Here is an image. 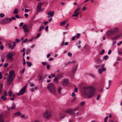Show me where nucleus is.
<instances>
[{
  "label": "nucleus",
  "mask_w": 122,
  "mask_h": 122,
  "mask_svg": "<svg viewBox=\"0 0 122 122\" xmlns=\"http://www.w3.org/2000/svg\"><path fill=\"white\" fill-rule=\"evenodd\" d=\"M15 41L18 43H19L20 41V40L19 39L17 38L15 39Z\"/></svg>",
  "instance_id": "8fccbe9b"
},
{
  "label": "nucleus",
  "mask_w": 122,
  "mask_h": 122,
  "mask_svg": "<svg viewBox=\"0 0 122 122\" xmlns=\"http://www.w3.org/2000/svg\"><path fill=\"white\" fill-rule=\"evenodd\" d=\"M73 112V111L69 110L67 111L66 112L67 113L71 114Z\"/></svg>",
  "instance_id": "bb28decb"
},
{
  "label": "nucleus",
  "mask_w": 122,
  "mask_h": 122,
  "mask_svg": "<svg viewBox=\"0 0 122 122\" xmlns=\"http://www.w3.org/2000/svg\"><path fill=\"white\" fill-rule=\"evenodd\" d=\"M30 52V50L29 49H28L26 52V54L27 55H28Z\"/></svg>",
  "instance_id": "473e14b6"
},
{
  "label": "nucleus",
  "mask_w": 122,
  "mask_h": 122,
  "mask_svg": "<svg viewBox=\"0 0 122 122\" xmlns=\"http://www.w3.org/2000/svg\"><path fill=\"white\" fill-rule=\"evenodd\" d=\"M104 64H103L101 65L97 66H96V67L97 68L101 67L102 68V69L103 71H105L106 70V69L105 67H104Z\"/></svg>",
  "instance_id": "ddd939ff"
},
{
  "label": "nucleus",
  "mask_w": 122,
  "mask_h": 122,
  "mask_svg": "<svg viewBox=\"0 0 122 122\" xmlns=\"http://www.w3.org/2000/svg\"><path fill=\"white\" fill-rule=\"evenodd\" d=\"M80 7L78 8L74 11V14L72 15V17H77L78 16L79 13V12L77 11L80 10Z\"/></svg>",
  "instance_id": "0eeeda50"
},
{
  "label": "nucleus",
  "mask_w": 122,
  "mask_h": 122,
  "mask_svg": "<svg viewBox=\"0 0 122 122\" xmlns=\"http://www.w3.org/2000/svg\"><path fill=\"white\" fill-rule=\"evenodd\" d=\"M60 78V77H56L54 79V81L57 82L58 81Z\"/></svg>",
  "instance_id": "412c9836"
},
{
  "label": "nucleus",
  "mask_w": 122,
  "mask_h": 122,
  "mask_svg": "<svg viewBox=\"0 0 122 122\" xmlns=\"http://www.w3.org/2000/svg\"><path fill=\"white\" fill-rule=\"evenodd\" d=\"M68 80L67 79H65L63 80V85L66 86L69 83Z\"/></svg>",
  "instance_id": "4468645a"
},
{
  "label": "nucleus",
  "mask_w": 122,
  "mask_h": 122,
  "mask_svg": "<svg viewBox=\"0 0 122 122\" xmlns=\"http://www.w3.org/2000/svg\"><path fill=\"white\" fill-rule=\"evenodd\" d=\"M4 48V46L2 45H1L0 47V48L1 50H2Z\"/></svg>",
  "instance_id": "338daca9"
},
{
  "label": "nucleus",
  "mask_w": 122,
  "mask_h": 122,
  "mask_svg": "<svg viewBox=\"0 0 122 122\" xmlns=\"http://www.w3.org/2000/svg\"><path fill=\"white\" fill-rule=\"evenodd\" d=\"M43 4V3H42L40 2H39L38 3V5H37V6L36 8L37 11H41L42 10H43V9H41V6Z\"/></svg>",
  "instance_id": "6e6552de"
},
{
  "label": "nucleus",
  "mask_w": 122,
  "mask_h": 122,
  "mask_svg": "<svg viewBox=\"0 0 122 122\" xmlns=\"http://www.w3.org/2000/svg\"><path fill=\"white\" fill-rule=\"evenodd\" d=\"M21 117L23 118H26L25 116L24 115H22L21 114Z\"/></svg>",
  "instance_id": "6e6d98bb"
},
{
  "label": "nucleus",
  "mask_w": 122,
  "mask_h": 122,
  "mask_svg": "<svg viewBox=\"0 0 122 122\" xmlns=\"http://www.w3.org/2000/svg\"><path fill=\"white\" fill-rule=\"evenodd\" d=\"M76 100V98L75 97H74L71 100V102H74Z\"/></svg>",
  "instance_id": "e2e57ef3"
},
{
  "label": "nucleus",
  "mask_w": 122,
  "mask_h": 122,
  "mask_svg": "<svg viewBox=\"0 0 122 122\" xmlns=\"http://www.w3.org/2000/svg\"><path fill=\"white\" fill-rule=\"evenodd\" d=\"M15 17H16V18H18L19 19H20V18L18 16V15H16L15 16Z\"/></svg>",
  "instance_id": "0e129e2a"
},
{
  "label": "nucleus",
  "mask_w": 122,
  "mask_h": 122,
  "mask_svg": "<svg viewBox=\"0 0 122 122\" xmlns=\"http://www.w3.org/2000/svg\"><path fill=\"white\" fill-rule=\"evenodd\" d=\"M31 122H40V121L38 120H36Z\"/></svg>",
  "instance_id": "bf43d9fd"
},
{
  "label": "nucleus",
  "mask_w": 122,
  "mask_h": 122,
  "mask_svg": "<svg viewBox=\"0 0 122 122\" xmlns=\"http://www.w3.org/2000/svg\"><path fill=\"white\" fill-rule=\"evenodd\" d=\"M6 57L7 59H10L11 60H13V59L12 58L13 55L12 52H9L7 54Z\"/></svg>",
  "instance_id": "9d476101"
},
{
  "label": "nucleus",
  "mask_w": 122,
  "mask_h": 122,
  "mask_svg": "<svg viewBox=\"0 0 122 122\" xmlns=\"http://www.w3.org/2000/svg\"><path fill=\"white\" fill-rule=\"evenodd\" d=\"M61 87H59L58 89V91L59 93H61Z\"/></svg>",
  "instance_id": "c9c22d12"
},
{
  "label": "nucleus",
  "mask_w": 122,
  "mask_h": 122,
  "mask_svg": "<svg viewBox=\"0 0 122 122\" xmlns=\"http://www.w3.org/2000/svg\"><path fill=\"white\" fill-rule=\"evenodd\" d=\"M11 21L10 18H6L2 20L1 21L2 23L6 24L10 23Z\"/></svg>",
  "instance_id": "423d86ee"
},
{
  "label": "nucleus",
  "mask_w": 122,
  "mask_h": 122,
  "mask_svg": "<svg viewBox=\"0 0 122 122\" xmlns=\"http://www.w3.org/2000/svg\"><path fill=\"white\" fill-rule=\"evenodd\" d=\"M30 11V10L25 9V11L26 12H28Z\"/></svg>",
  "instance_id": "13d9d810"
},
{
  "label": "nucleus",
  "mask_w": 122,
  "mask_h": 122,
  "mask_svg": "<svg viewBox=\"0 0 122 122\" xmlns=\"http://www.w3.org/2000/svg\"><path fill=\"white\" fill-rule=\"evenodd\" d=\"M103 60V59L102 60L99 57H97L96 59V61L97 63H101Z\"/></svg>",
  "instance_id": "a211bd4d"
},
{
  "label": "nucleus",
  "mask_w": 122,
  "mask_h": 122,
  "mask_svg": "<svg viewBox=\"0 0 122 122\" xmlns=\"http://www.w3.org/2000/svg\"><path fill=\"white\" fill-rule=\"evenodd\" d=\"M67 55L68 56L70 57H71L72 55V54L70 52H69L68 53Z\"/></svg>",
  "instance_id": "de8ad7c7"
},
{
  "label": "nucleus",
  "mask_w": 122,
  "mask_h": 122,
  "mask_svg": "<svg viewBox=\"0 0 122 122\" xmlns=\"http://www.w3.org/2000/svg\"><path fill=\"white\" fill-rule=\"evenodd\" d=\"M104 53V50L103 49L101 51L100 53V55H102Z\"/></svg>",
  "instance_id": "a19ab883"
},
{
  "label": "nucleus",
  "mask_w": 122,
  "mask_h": 122,
  "mask_svg": "<svg viewBox=\"0 0 122 122\" xmlns=\"http://www.w3.org/2000/svg\"><path fill=\"white\" fill-rule=\"evenodd\" d=\"M9 107L13 109H15V108H16V106L15 104H13V105L12 107Z\"/></svg>",
  "instance_id": "4c0bfd02"
},
{
  "label": "nucleus",
  "mask_w": 122,
  "mask_h": 122,
  "mask_svg": "<svg viewBox=\"0 0 122 122\" xmlns=\"http://www.w3.org/2000/svg\"><path fill=\"white\" fill-rule=\"evenodd\" d=\"M118 38L116 36L115 37L111 38V39L113 40H117Z\"/></svg>",
  "instance_id": "cd10ccee"
},
{
  "label": "nucleus",
  "mask_w": 122,
  "mask_h": 122,
  "mask_svg": "<svg viewBox=\"0 0 122 122\" xmlns=\"http://www.w3.org/2000/svg\"><path fill=\"white\" fill-rule=\"evenodd\" d=\"M0 99H2L3 100H5L6 99V98L3 96H1L0 97Z\"/></svg>",
  "instance_id": "c756f323"
},
{
  "label": "nucleus",
  "mask_w": 122,
  "mask_h": 122,
  "mask_svg": "<svg viewBox=\"0 0 122 122\" xmlns=\"http://www.w3.org/2000/svg\"><path fill=\"white\" fill-rule=\"evenodd\" d=\"M108 117V116H107L104 118V122H107V120Z\"/></svg>",
  "instance_id": "a18cd8bd"
},
{
  "label": "nucleus",
  "mask_w": 122,
  "mask_h": 122,
  "mask_svg": "<svg viewBox=\"0 0 122 122\" xmlns=\"http://www.w3.org/2000/svg\"><path fill=\"white\" fill-rule=\"evenodd\" d=\"M27 40L28 39H26L25 40L22 41V43H26L27 42Z\"/></svg>",
  "instance_id": "09e8293b"
},
{
  "label": "nucleus",
  "mask_w": 122,
  "mask_h": 122,
  "mask_svg": "<svg viewBox=\"0 0 122 122\" xmlns=\"http://www.w3.org/2000/svg\"><path fill=\"white\" fill-rule=\"evenodd\" d=\"M85 105V102L83 101L79 103V105L81 106H82Z\"/></svg>",
  "instance_id": "a878e982"
},
{
  "label": "nucleus",
  "mask_w": 122,
  "mask_h": 122,
  "mask_svg": "<svg viewBox=\"0 0 122 122\" xmlns=\"http://www.w3.org/2000/svg\"><path fill=\"white\" fill-rule=\"evenodd\" d=\"M27 86V84L25 86L23 87L20 90L19 92L17 93V95H22L24 94L26 90V89Z\"/></svg>",
  "instance_id": "39448f33"
},
{
  "label": "nucleus",
  "mask_w": 122,
  "mask_h": 122,
  "mask_svg": "<svg viewBox=\"0 0 122 122\" xmlns=\"http://www.w3.org/2000/svg\"><path fill=\"white\" fill-rule=\"evenodd\" d=\"M75 88L74 89V92H77L78 91V89L77 88L75 87Z\"/></svg>",
  "instance_id": "49530a36"
},
{
  "label": "nucleus",
  "mask_w": 122,
  "mask_h": 122,
  "mask_svg": "<svg viewBox=\"0 0 122 122\" xmlns=\"http://www.w3.org/2000/svg\"><path fill=\"white\" fill-rule=\"evenodd\" d=\"M78 66V65H76L75 66L73 67L72 68L71 70V72L72 74L74 75L75 72L77 69V68Z\"/></svg>",
  "instance_id": "9b49d317"
},
{
  "label": "nucleus",
  "mask_w": 122,
  "mask_h": 122,
  "mask_svg": "<svg viewBox=\"0 0 122 122\" xmlns=\"http://www.w3.org/2000/svg\"><path fill=\"white\" fill-rule=\"evenodd\" d=\"M111 82V81L110 80H109L108 81V86H110Z\"/></svg>",
  "instance_id": "680f3d73"
},
{
  "label": "nucleus",
  "mask_w": 122,
  "mask_h": 122,
  "mask_svg": "<svg viewBox=\"0 0 122 122\" xmlns=\"http://www.w3.org/2000/svg\"><path fill=\"white\" fill-rule=\"evenodd\" d=\"M118 32V28L116 27L106 32V34L108 36H111L117 35Z\"/></svg>",
  "instance_id": "f03ea898"
},
{
  "label": "nucleus",
  "mask_w": 122,
  "mask_h": 122,
  "mask_svg": "<svg viewBox=\"0 0 122 122\" xmlns=\"http://www.w3.org/2000/svg\"><path fill=\"white\" fill-rule=\"evenodd\" d=\"M76 61L75 60H72L71 61H68L69 65H70L71 64L75 63Z\"/></svg>",
  "instance_id": "aec40b11"
},
{
  "label": "nucleus",
  "mask_w": 122,
  "mask_h": 122,
  "mask_svg": "<svg viewBox=\"0 0 122 122\" xmlns=\"http://www.w3.org/2000/svg\"><path fill=\"white\" fill-rule=\"evenodd\" d=\"M11 20V21L12 20H16V18L14 17H12L11 18H10Z\"/></svg>",
  "instance_id": "864d4df0"
},
{
  "label": "nucleus",
  "mask_w": 122,
  "mask_h": 122,
  "mask_svg": "<svg viewBox=\"0 0 122 122\" xmlns=\"http://www.w3.org/2000/svg\"><path fill=\"white\" fill-rule=\"evenodd\" d=\"M22 28L24 31L26 33L29 31V30L26 25H23L22 27Z\"/></svg>",
  "instance_id": "f8f14e48"
},
{
  "label": "nucleus",
  "mask_w": 122,
  "mask_h": 122,
  "mask_svg": "<svg viewBox=\"0 0 122 122\" xmlns=\"http://www.w3.org/2000/svg\"><path fill=\"white\" fill-rule=\"evenodd\" d=\"M4 15L3 14L0 13V17H3L4 16Z\"/></svg>",
  "instance_id": "5fc2aeb1"
},
{
  "label": "nucleus",
  "mask_w": 122,
  "mask_h": 122,
  "mask_svg": "<svg viewBox=\"0 0 122 122\" xmlns=\"http://www.w3.org/2000/svg\"><path fill=\"white\" fill-rule=\"evenodd\" d=\"M3 84H0V89L2 90Z\"/></svg>",
  "instance_id": "603ef678"
},
{
  "label": "nucleus",
  "mask_w": 122,
  "mask_h": 122,
  "mask_svg": "<svg viewBox=\"0 0 122 122\" xmlns=\"http://www.w3.org/2000/svg\"><path fill=\"white\" fill-rule=\"evenodd\" d=\"M98 71L99 73L100 74H101L102 73V71H103L101 68H99L98 70Z\"/></svg>",
  "instance_id": "f704fd0d"
},
{
  "label": "nucleus",
  "mask_w": 122,
  "mask_h": 122,
  "mask_svg": "<svg viewBox=\"0 0 122 122\" xmlns=\"http://www.w3.org/2000/svg\"><path fill=\"white\" fill-rule=\"evenodd\" d=\"M85 75L86 76H94L92 74L88 73H86L85 74Z\"/></svg>",
  "instance_id": "72a5a7b5"
},
{
  "label": "nucleus",
  "mask_w": 122,
  "mask_h": 122,
  "mask_svg": "<svg viewBox=\"0 0 122 122\" xmlns=\"http://www.w3.org/2000/svg\"><path fill=\"white\" fill-rule=\"evenodd\" d=\"M76 94L75 93L73 92L71 94V96L73 97H74L75 96Z\"/></svg>",
  "instance_id": "052dcab7"
},
{
  "label": "nucleus",
  "mask_w": 122,
  "mask_h": 122,
  "mask_svg": "<svg viewBox=\"0 0 122 122\" xmlns=\"http://www.w3.org/2000/svg\"><path fill=\"white\" fill-rule=\"evenodd\" d=\"M51 116V113L49 111L46 110L43 115V117L45 119H50Z\"/></svg>",
  "instance_id": "20e7f679"
},
{
  "label": "nucleus",
  "mask_w": 122,
  "mask_h": 122,
  "mask_svg": "<svg viewBox=\"0 0 122 122\" xmlns=\"http://www.w3.org/2000/svg\"><path fill=\"white\" fill-rule=\"evenodd\" d=\"M21 115V113L20 112H18L14 113L13 114L12 117L13 118H14L15 117H18Z\"/></svg>",
  "instance_id": "2eb2a0df"
},
{
  "label": "nucleus",
  "mask_w": 122,
  "mask_h": 122,
  "mask_svg": "<svg viewBox=\"0 0 122 122\" xmlns=\"http://www.w3.org/2000/svg\"><path fill=\"white\" fill-rule=\"evenodd\" d=\"M108 58V56L107 55H105L103 57V59H104L105 60H106Z\"/></svg>",
  "instance_id": "ea45409f"
},
{
  "label": "nucleus",
  "mask_w": 122,
  "mask_h": 122,
  "mask_svg": "<svg viewBox=\"0 0 122 122\" xmlns=\"http://www.w3.org/2000/svg\"><path fill=\"white\" fill-rule=\"evenodd\" d=\"M18 11L17 8H15L14 11L13 13L15 14H16L18 13Z\"/></svg>",
  "instance_id": "393cba45"
},
{
  "label": "nucleus",
  "mask_w": 122,
  "mask_h": 122,
  "mask_svg": "<svg viewBox=\"0 0 122 122\" xmlns=\"http://www.w3.org/2000/svg\"><path fill=\"white\" fill-rule=\"evenodd\" d=\"M80 35H81L80 33H78L75 36L78 39L79 38L80 36Z\"/></svg>",
  "instance_id": "58836bf2"
},
{
  "label": "nucleus",
  "mask_w": 122,
  "mask_h": 122,
  "mask_svg": "<svg viewBox=\"0 0 122 122\" xmlns=\"http://www.w3.org/2000/svg\"><path fill=\"white\" fill-rule=\"evenodd\" d=\"M30 86H31V87H32L34 85L33 84V83H30Z\"/></svg>",
  "instance_id": "774afa93"
},
{
  "label": "nucleus",
  "mask_w": 122,
  "mask_h": 122,
  "mask_svg": "<svg viewBox=\"0 0 122 122\" xmlns=\"http://www.w3.org/2000/svg\"><path fill=\"white\" fill-rule=\"evenodd\" d=\"M26 63H27V65H29V67H30L31 66L32 64L30 62L27 61L26 62Z\"/></svg>",
  "instance_id": "e433bc0d"
},
{
  "label": "nucleus",
  "mask_w": 122,
  "mask_h": 122,
  "mask_svg": "<svg viewBox=\"0 0 122 122\" xmlns=\"http://www.w3.org/2000/svg\"><path fill=\"white\" fill-rule=\"evenodd\" d=\"M4 119L2 118V115H0V122H3Z\"/></svg>",
  "instance_id": "b1692460"
},
{
  "label": "nucleus",
  "mask_w": 122,
  "mask_h": 122,
  "mask_svg": "<svg viewBox=\"0 0 122 122\" xmlns=\"http://www.w3.org/2000/svg\"><path fill=\"white\" fill-rule=\"evenodd\" d=\"M13 78V77H8L7 79V84H10L12 82Z\"/></svg>",
  "instance_id": "1a4fd4ad"
},
{
  "label": "nucleus",
  "mask_w": 122,
  "mask_h": 122,
  "mask_svg": "<svg viewBox=\"0 0 122 122\" xmlns=\"http://www.w3.org/2000/svg\"><path fill=\"white\" fill-rule=\"evenodd\" d=\"M64 73L62 72L59 74L57 76H63L64 75Z\"/></svg>",
  "instance_id": "7c9ffc66"
},
{
  "label": "nucleus",
  "mask_w": 122,
  "mask_h": 122,
  "mask_svg": "<svg viewBox=\"0 0 122 122\" xmlns=\"http://www.w3.org/2000/svg\"><path fill=\"white\" fill-rule=\"evenodd\" d=\"M122 43V41L118 43L117 44V45L118 46H120Z\"/></svg>",
  "instance_id": "4d7b16f0"
},
{
  "label": "nucleus",
  "mask_w": 122,
  "mask_h": 122,
  "mask_svg": "<svg viewBox=\"0 0 122 122\" xmlns=\"http://www.w3.org/2000/svg\"><path fill=\"white\" fill-rule=\"evenodd\" d=\"M83 89L84 95L89 98L92 97L95 93V88L93 86H85Z\"/></svg>",
  "instance_id": "f257e3e1"
},
{
  "label": "nucleus",
  "mask_w": 122,
  "mask_h": 122,
  "mask_svg": "<svg viewBox=\"0 0 122 122\" xmlns=\"http://www.w3.org/2000/svg\"><path fill=\"white\" fill-rule=\"evenodd\" d=\"M111 52H112V51H111V50H110L108 52V54H110L111 53Z\"/></svg>",
  "instance_id": "69168bd1"
},
{
  "label": "nucleus",
  "mask_w": 122,
  "mask_h": 122,
  "mask_svg": "<svg viewBox=\"0 0 122 122\" xmlns=\"http://www.w3.org/2000/svg\"><path fill=\"white\" fill-rule=\"evenodd\" d=\"M37 87L36 86L35 87V88H32L30 89V90L31 92H33L35 90H36L37 89Z\"/></svg>",
  "instance_id": "2f4dec72"
},
{
  "label": "nucleus",
  "mask_w": 122,
  "mask_h": 122,
  "mask_svg": "<svg viewBox=\"0 0 122 122\" xmlns=\"http://www.w3.org/2000/svg\"><path fill=\"white\" fill-rule=\"evenodd\" d=\"M41 34L40 33H38V34L36 35V37H35V38H38L41 35Z\"/></svg>",
  "instance_id": "c03bdc74"
},
{
  "label": "nucleus",
  "mask_w": 122,
  "mask_h": 122,
  "mask_svg": "<svg viewBox=\"0 0 122 122\" xmlns=\"http://www.w3.org/2000/svg\"><path fill=\"white\" fill-rule=\"evenodd\" d=\"M15 43H16V42H14L13 43H14V44L13 45V46H12V48L11 49H13V48H14V47L16 45V44H15Z\"/></svg>",
  "instance_id": "79ce46f5"
},
{
  "label": "nucleus",
  "mask_w": 122,
  "mask_h": 122,
  "mask_svg": "<svg viewBox=\"0 0 122 122\" xmlns=\"http://www.w3.org/2000/svg\"><path fill=\"white\" fill-rule=\"evenodd\" d=\"M9 76H15L14 71L12 70L10 71L9 73Z\"/></svg>",
  "instance_id": "6ab92c4d"
},
{
  "label": "nucleus",
  "mask_w": 122,
  "mask_h": 122,
  "mask_svg": "<svg viewBox=\"0 0 122 122\" xmlns=\"http://www.w3.org/2000/svg\"><path fill=\"white\" fill-rule=\"evenodd\" d=\"M47 88L49 91L50 93L54 95L55 94L56 90L54 85L50 83L48 84Z\"/></svg>",
  "instance_id": "7ed1b4c3"
},
{
  "label": "nucleus",
  "mask_w": 122,
  "mask_h": 122,
  "mask_svg": "<svg viewBox=\"0 0 122 122\" xmlns=\"http://www.w3.org/2000/svg\"><path fill=\"white\" fill-rule=\"evenodd\" d=\"M9 96L10 97L12 96L14 97L15 96V95L13 93V92L11 90H9L8 92Z\"/></svg>",
  "instance_id": "f3484780"
},
{
  "label": "nucleus",
  "mask_w": 122,
  "mask_h": 122,
  "mask_svg": "<svg viewBox=\"0 0 122 122\" xmlns=\"http://www.w3.org/2000/svg\"><path fill=\"white\" fill-rule=\"evenodd\" d=\"M44 28V27L43 26V25H41L40 27V29L39 30V32L41 31L42 29Z\"/></svg>",
  "instance_id": "5701e85b"
},
{
  "label": "nucleus",
  "mask_w": 122,
  "mask_h": 122,
  "mask_svg": "<svg viewBox=\"0 0 122 122\" xmlns=\"http://www.w3.org/2000/svg\"><path fill=\"white\" fill-rule=\"evenodd\" d=\"M81 43V41H79L78 43H77L76 44V45L78 48H80L81 47V46L80 45Z\"/></svg>",
  "instance_id": "4be33fe9"
},
{
  "label": "nucleus",
  "mask_w": 122,
  "mask_h": 122,
  "mask_svg": "<svg viewBox=\"0 0 122 122\" xmlns=\"http://www.w3.org/2000/svg\"><path fill=\"white\" fill-rule=\"evenodd\" d=\"M4 96H6L7 95V93L6 91H5L4 92Z\"/></svg>",
  "instance_id": "3c124183"
},
{
  "label": "nucleus",
  "mask_w": 122,
  "mask_h": 122,
  "mask_svg": "<svg viewBox=\"0 0 122 122\" xmlns=\"http://www.w3.org/2000/svg\"><path fill=\"white\" fill-rule=\"evenodd\" d=\"M65 21H64L63 22H60V25L61 26H63L65 24Z\"/></svg>",
  "instance_id": "c85d7f7f"
},
{
  "label": "nucleus",
  "mask_w": 122,
  "mask_h": 122,
  "mask_svg": "<svg viewBox=\"0 0 122 122\" xmlns=\"http://www.w3.org/2000/svg\"><path fill=\"white\" fill-rule=\"evenodd\" d=\"M54 11H50L49 12L47 13V15H48L50 16H48V17L49 18L50 17H51L53 16L54 15Z\"/></svg>",
  "instance_id": "dca6fc26"
},
{
  "label": "nucleus",
  "mask_w": 122,
  "mask_h": 122,
  "mask_svg": "<svg viewBox=\"0 0 122 122\" xmlns=\"http://www.w3.org/2000/svg\"><path fill=\"white\" fill-rule=\"evenodd\" d=\"M122 36V33H120L117 36L118 38Z\"/></svg>",
  "instance_id": "37998d69"
}]
</instances>
